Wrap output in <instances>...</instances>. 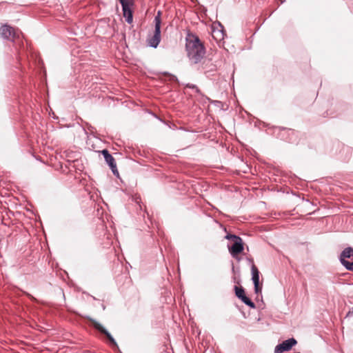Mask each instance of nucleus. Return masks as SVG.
Wrapping results in <instances>:
<instances>
[{
    "label": "nucleus",
    "instance_id": "1",
    "mask_svg": "<svg viewBox=\"0 0 353 353\" xmlns=\"http://www.w3.org/2000/svg\"><path fill=\"white\" fill-rule=\"evenodd\" d=\"M185 50L188 57L194 64L199 63L205 54V49L199 37L191 32H188L185 38Z\"/></svg>",
    "mask_w": 353,
    "mask_h": 353
},
{
    "label": "nucleus",
    "instance_id": "2",
    "mask_svg": "<svg viewBox=\"0 0 353 353\" xmlns=\"http://www.w3.org/2000/svg\"><path fill=\"white\" fill-rule=\"evenodd\" d=\"M276 130H278L276 136L281 140L292 144L299 143L300 133L299 132L283 127H277Z\"/></svg>",
    "mask_w": 353,
    "mask_h": 353
},
{
    "label": "nucleus",
    "instance_id": "3",
    "mask_svg": "<svg viewBox=\"0 0 353 353\" xmlns=\"http://www.w3.org/2000/svg\"><path fill=\"white\" fill-rule=\"evenodd\" d=\"M161 12L159 11L154 17V30L152 36H148L147 39L148 46L149 47L157 48L161 41Z\"/></svg>",
    "mask_w": 353,
    "mask_h": 353
},
{
    "label": "nucleus",
    "instance_id": "4",
    "mask_svg": "<svg viewBox=\"0 0 353 353\" xmlns=\"http://www.w3.org/2000/svg\"><path fill=\"white\" fill-rule=\"evenodd\" d=\"M87 319L91 322L92 326L94 330H96L101 334H103L107 338L108 342L110 346L119 350V345L114 338L102 324L91 317L88 316Z\"/></svg>",
    "mask_w": 353,
    "mask_h": 353
},
{
    "label": "nucleus",
    "instance_id": "5",
    "mask_svg": "<svg viewBox=\"0 0 353 353\" xmlns=\"http://www.w3.org/2000/svg\"><path fill=\"white\" fill-rule=\"evenodd\" d=\"M122 7L123 16L128 24L133 21V10L134 5V0H119Z\"/></svg>",
    "mask_w": 353,
    "mask_h": 353
},
{
    "label": "nucleus",
    "instance_id": "6",
    "mask_svg": "<svg viewBox=\"0 0 353 353\" xmlns=\"http://www.w3.org/2000/svg\"><path fill=\"white\" fill-rule=\"evenodd\" d=\"M296 344L297 341L294 337L290 338L279 343L274 348V353H283L290 351Z\"/></svg>",
    "mask_w": 353,
    "mask_h": 353
},
{
    "label": "nucleus",
    "instance_id": "7",
    "mask_svg": "<svg viewBox=\"0 0 353 353\" xmlns=\"http://www.w3.org/2000/svg\"><path fill=\"white\" fill-rule=\"evenodd\" d=\"M101 152L105 159V161L112 170L113 174L117 176H119V171L117 170L116 161L113 156L109 152V151L107 149L101 150Z\"/></svg>",
    "mask_w": 353,
    "mask_h": 353
},
{
    "label": "nucleus",
    "instance_id": "8",
    "mask_svg": "<svg viewBox=\"0 0 353 353\" xmlns=\"http://www.w3.org/2000/svg\"><path fill=\"white\" fill-rule=\"evenodd\" d=\"M0 34L3 39L12 41L15 37L14 28L8 24L3 25L0 28Z\"/></svg>",
    "mask_w": 353,
    "mask_h": 353
},
{
    "label": "nucleus",
    "instance_id": "9",
    "mask_svg": "<svg viewBox=\"0 0 353 353\" xmlns=\"http://www.w3.org/2000/svg\"><path fill=\"white\" fill-rule=\"evenodd\" d=\"M230 254L232 256H235L241 254L244 250V243L242 239L234 241L232 245H228Z\"/></svg>",
    "mask_w": 353,
    "mask_h": 353
},
{
    "label": "nucleus",
    "instance_id": "10",
    "mask_svg": "<svg viewBox=\"0 0 353 353\" xmlns=\"http://www.w3.org/2000/svg\"><path fill=\"white\" fill-rule=\"evenodd\" d=\"M248 260L252 263L251 267V272H252V281L253 283H260V272L258 268L256 267L254 264H253V260L252 259H248Z\"/></svg>",
    "mask_w": 353,
    "mask_h": 353
},
{
    "label": "nucleus",
    "instance_id": "11",
    "mask_svg": "<svg viewBox=\"0 0 353 353\" xmlns=\"http://www.w3.org/2000/svg\"><path fill=\"white\" fill-rule=\"evenodd\" d=\"M353 254V248L347 247L345 248L341 253L339 256V261L341 263L343 262V260H346V259L352 258Z\"/></svg>",
    "mask_w": 353,
    "mask_h": 353
},
{
    "label": "nucleus",
    "instance_id": "12",
    "mask_svg": "<svg viewBox=\"0 0 353 353\" xmlns=\"http://www.w3.org/2000/svg\"><path fill=\"white\" fill-rule=\"evenodd\" d=\"M234 290L235 296L239 300H241L242 299V297L244 295H245V289L242 286L238 287L237 285H234Z\"/></svg>",
    "mask_w": 353,
    "mask_h": 353
},
{
    "label": "nucleus",
    "instance_id": "13",
    "mask_svg": "<svg viewBox=\"0 0 353 353\" xmlns=\"http://www.w3.org/2000/svg\"><path fill=\"white\" fill-rule=\"evenodd\" d=\"M241 301L249 307L252 309L256 308L255 303L248 296H247L246 294L242 297Z\"/></svg>",
    "mask_w": 353,
    "mask_h": 353
},
{
    "label": "nucleus",
    "instance_id": "14",
    "mask_svg": "<svg viewBox=\"0 0 353 353\" xmlns=\"http://www.w3.org/2000/svg\"><path fill=\"white\" fill-rule=\"evenodd\" d=\"M341 264L347 270L353 272V261L350 262L347 260H343Z\"/></svg>",
    "mask_w": 353,
    "mask_h": 353
},
{
    "label": "nucleus",
    "instance_id": "15",
    "mask_svg": "<svg viewBox=\"0 0 353 353\" xmlns=\"http://www.w3.org/2000/svg\"><path fill=\"white\" fill-rule=\"evenodd\" d=\"M225 238L226 239H228V240H231V241H233V243H234V241H238L239 239H241L240 236H237V235H236V234H230V233H228V234L225 235Z\"/></svg>",
    "mask_w": 353,
    "mask_h": 353
},
{
    "label": "nucleus",
    "instance_id": "16",
    "mask_svg": "<svg viewBox=\"0 0 353 353\" xmlns=\"http://www.w3.org/2000/svg\"><path fill=\"white\" fill-rule=\"evenodd\" d=\"M162 74L164 76L168 77L170 81L179 83V79H178L177 77L170 73L169 72H163Z\"/></svg>",
    "mask_w": 353,
    "mask_h": 353
},
{
    "label": "nucleus",
    "instance_id": "17",
    "mask_svg": "<svg viewBox=\"0 0 353 353\" xmlns=\"http://www.w3.org/2000/svg\"><path fill=\"white\" fill-rule=\"evenodd\" d=\"M185 86L186 88H190V89H194L195 90V92L199 94H202V92L201 91V90L194 84H192V83H186L185 85Z\"/></svg>",
    "mask_w": 353,
    "mask_h": 353
},
{
    "label": "nucleus",
    "instance_id": "18",
    "mask_svg": "<svg viewBox=\"0 0 353 353\" xmlns=\"http://www.w3.org/2000/svg\"><path fill=\"white\" fill-rule=\"evenodd\" d=\"M253 284H254V293L256 294L261 293L262 284H260V283H253Z\"/></svg>",
    "mask_w": 353,
    "mask_h": 353
},
{
    "label": "nucleus",
    "instance_id": "19",
    "mask_svg": "<svg viewBox=\"0 0 353 353\" xmlns=\"http://www.w3.org/2000/svg\"><path fill=\"white\" fill-rule=\"evenodd\" d=\"M216 25H217L218 26L220 27L221 30H219V31L221 33L222 37H223V34H224V27H223V26L219 21H216V23H214L213 24V32H215V26Z\"/></svg>",
    "mask_w": 353,
    "mask_h": 353
},
{
    "label": "nucleus",
    "instance_id": "20",
    "mask_svg": "<svg viewBox=\"0 0 353 353\" xmlns=\"http://www.w3.org/2000/svg\"><path fill=\"white\" fill-rule=\"evenodd\" d=\"M353 316V307L348 311L345 315V318H350Z\"/></svg>",
    "mask_w": 353,
    "mask_h": 353
},
{
    "label": "nucleus",
    "instance_id": "21",
    "mask_svg": "<svg viewBox=\"0 0 353 353\" xmlns=\"http://www.w3.org/2000/svg\"><path fill=\"white\" fill-rule=\"evenodd\" d=\"M232 279H233V282L236 283V284H240V282H241V280L240 279H237L236 276L234 275L233 277H232Z\"/></svg>",
    "mask_w": 353,
    "mask_h": 353
},
{
    "label": "nucleus",
    "instance_id": "22",
    "mask_svg": "<svg viewBox=\"0 0 353 353\" xmlns=\"http://www.w3.org/2000/svg\"><path fill=\"white\" fill-rule=\"evenodd\" d=\"M232 272L234 274V275H235L236 273L239 275V272H239V270H238L237 271H236V270H235V268H234V266L233 263H232Z\"/></svg>",
    "mask_w": 353,
    "mask_h": 353
},
{
    "label": "nucleus",
    "instance_id": "23",
    "mask_svg": "<svg viewBox=\"0 0 353 353\" xmlns=\"http://www.w3.org/2000/svg\"><path fill=\"white\" fill-rule=\"evenodd\" d=\"M232 257H233V258H234V259H236L237 261H241V257H240V256H239V255H236V256H232Z\"/></svg>",
    "mask_w": 353,
    "mask_h": 353
},
{
    "label": "nucleus",
    "instance_id": "24",
    "mask_svg": "<svg viewBox=\"0 0 353 353\" xmlns=\"http://www.w3.org/2000/svg\"><path fill=\"white\" fill-rule=\"evenodd\" d=\"M60 290L61 292L63 299H65V294H64L63 290L62 289H61Z\"/></svg>",
    "mask_w": 353,
    "mask_h": 353
},
{
    "label": "nucleus",
    "instance_id": "25",
    "mask_svg": "<svg viewBox=\"0 0 353 353\" xmlns=\"http://www.w3.org/2000/svg\"><path fill=\"white\" fill-rule=\"evenodd\" d=\"M101 307H102V308H103V310H105V305L102 304Z\"/></svg>",
    "mask_w": 353,
    "mask_h": 353
}]
</instances>
